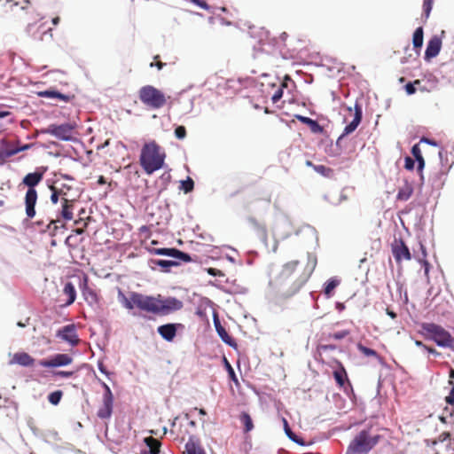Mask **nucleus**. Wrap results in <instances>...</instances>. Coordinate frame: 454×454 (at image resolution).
<instances>
[{"label": "nucleus", "mask_w": 454, "mask_h": 454, "mask_svg": "<svg viewBox=\"0 0 454 454\" xmlns=\"http://www.w3.org/2000/svg\"><path fill=\"white\" fill-rule=\"evenodd\" d=\"M118 300L127 309H133L136 307L143 311L163 316L179 310L184 306L183 302L175 297L162 300L160 295L154 297L137 292H131L127 297L121 289L118 291Z\"/></svg>", "instance_id": "obj_1"}, {"label": "nucleus", "mask_w": 454, "mask_h": 454, "mask_svg": "<svg viewBox=\"0 0 454 454\" xmlns=\"http://www.w3.org/2000/svg\"><path fill=\"white\" fill-rule=\"evenodd\" d=\"M165 158L166 154L161 147L155 141H151L143 145L139 162L144 171L152 175L163 167Z\"/></svg>", "instance_id": "obj_2"}, {"label": "nucleus", "mask_w": 454, "mask_h": 454, "mask_svg": "<svg viewBox=\"0 0 454 454\" xmlns=\"http://www.w3.org/2000/svg\"><path fill=\"white\" fill-rule=\"evenodd\" d=\"M43 178V172L35 171L27 174L20 183V185L27 187V191L24 198V204L25 213L28 219H33L36 215L35 205L38 199V193L35 187L41 183Z\"/></svg>", "instance_id": "obj_3"}, {"label": "nucleus", "mask_w": 454, "mask_h": 454, "mask_svg": "<svg viewBox=\"0 0 454 454\" xmlns=\"http://www.w3.org/2000/svg\"><path fill=\"white\" fill-rule=\"evenodd\" d=\"M379 434L371 435L368 430H362L349 444L347 454H366L378 442Z\"/></svg>", "instance_id": "obj_4"}, {"label": "nucleus", "mask_w": 454, "mask_h": 454, "mask_svg": "<svg viewBox=\"0 0 454 454\" xmlns=\"http://www.w3.org/2000/svg\"><path fill=\"white\" fill-rule=\"evenodd\" d=\"M138 98L145 106L152 109H160L167 103L165 94L153 85L140 88Z\"/></svg>", "instance_id": "obj_5"}, {"label": "nucleus", "mask_w": 454, "mask_h": 454, "mask_svg": "<svg viewBox=\"0 0 454 454\" xmlns=\"http://www.w3.org/2000/svg\"><path fill=\"white\" fill-rule=\"evenodd\" d=\"M422 330L438 346L443 348H454V338L443 327L434 323L422 324Z\"/></svg>", "instance_id": "obj_6"}, {"label": "nucleus", "mask_w": 454, "mask_h": 454, "mask_svg": "<svg viewBox=\"0 0 454 454\" xmlns=\"http://www.w3.org/2000/svg\"><path fill=\"white\" fill-rule=\"evenodd\" d=\"M31 146V144L20 145L19 140L10 141L4 138L0 142V159L7 160L20 152L29 149Z\"/></svg>", "instance_id": "obj_7"}, {"label": "nucleus", "mask_w": 454, "mask_h": 454, "mask_svg": "<svg viewBox=\"0 0 454 454\" xmlns=\"http://www.w3.org/2000/svg\"><path fill=\"white\" fill-rule=\"evenodd\" d=\"M432 450L434 454H454V441L450 433H442L437 440L434 441Z\"/></svg>", "instance_id": "obj_8"}, {"label": "nucleus", "mask_w": 454, "mask_h": 454, "mask_svg": "<svg viewBox=\"0 0 454 454\" xmlns=\"http://www.w3.org/2000/svg\"><path fill=\"white\" fill-rule=\"evenodd\" d=\"M101 385L105 389V393L103 395V405L98 409V416L100 419H108L111 417L113 412L114 395L106 383L102 381Z\"/></svg>", "instance_id": "obj_9"}, {"label": "nucleus", "mask_w": 454, "mask_h": 454, "mask_svg": "<svg viewBox=\"0 0 454 454\" xmlns=\"http://www.w3.org/2000/svg\"><path fill=\"white\" fill-rule=\"evenodd\" d=\"M46 132L59 139L69 141L73 138L74 127L68 123L60 125L51 124L47 128Z\"/></svg>", "instance_id": "obj_10"}, {"label": "nucleus", "mask_w": 454, "mask_h": 454, "mask_svg": "<svg viewBox=\"0 0 454 454\" xmlns=\"http://www.w3.org/2000/svg\"><path fill=\"white\" fill-rule=\"evenodd\" d=\"M79 288L85 301L90 305H94L98 302V297L95 290L89 286V277L82 274L79 277Z\"/></svg>", "instance_id": "obj_11"}, {"label": "nucleus", "mask_w": 454, "mask_h": 454, "mask_svg": "<svg viewBox=\"0 0 454 454\" xmlns=\"http://www.w3.org/2000/svg\"><path fill=\"white\" fill-rule=\"evenodd\" d=\"M391 251L397 263H401L403 260L410 261L411 259L410 249L403 239H395L391 245Z\"/></svg>", "instance_id": "obj_12"}, {"label": "nucleus", "mask_w": 454, "mask_h": 454, "mask_svg": "<svg viewBox=\"0 0 454 454\" xmlns=\"http://www.w3.org/2000/svg\"><path fill=\"white\" fill-rule=\"evenodd\" d=\"M73 358L67 354H57L51 359H42L39 364L43 367H58L70 364Z\"/></svg>", "instance_id": "obj_13"}, {"label": "nucleus", "mask_w": 454, "mask_h": 454, "mask_svg": "<svg viewBox=\"0 0 454 454\" xmlns=\"http://www.w3.org/2000/svg\"><path fill=\"white\" fill-rule=\"evenodd\" d=\"M57 336L67 341L73 346L77 345L80 341L74 325H67L63 326L58 331Z\"/></svg>", "instance_id": "obj_14"}, {"label": "nucleus", "mask_w": 454, "mask_h": 454, "mask_svg": "<svg viewBox=\"0 0 454 454\" xmlns=\"http://www.w3.org/2000/svg\"><path fill=\"white\" fill-rule=\"evenodd\" d=\"M184 328L182 324H166L158 327L159 334L167 341H172L178 329Z\"/></svg>", "instance_id": "obj_15"}, {"label": "nucleus", "mask_w": 454, "mask_h": 454, "mask_svg": "<svg viewBox=\"0 0 454 454\" xmlns=\"http://www.w3.org/2000/svg\"><path fill=\"white\" fill-rule=\"evenodd\" d=\"M362 116H363L362 106L358 103H356V105H355L354 118L344 128V130H343L342 135L340 136V138L342 137H345V136H348V135L351 134L352 132H354L356 129V128L358 127V125L360 124V122L362 121Z\"/></svg>", "instance_id": "obj_16"}, {"label": "nucleus", "mask_w": 454, "mask_h": 454, "mask_svg": "<svg viewBox=\"0 0 454 454\" xmlns=\"http://www.w3.org/2000/svg\"><path fill=\"white\" fill-rule=\"evenodd\" d=\"M442 47V39L437 36L434 35L431 37V39L428 41L427 49L425 51V59L430 60L431 59L436 57Z\"/></svg>", "instance_id": "obj_17"}, {"label": "nucleus", "mask_w": 454, "mask_h": 454, "mask_svg": "<svg viewBox=\"0 0 454 454\" xmlns=\"http://www.w3.org/2000/svg\"><path fill=\"white\" fill-rule=\"evenodd\" d=\"M154 253L159 255L174 257L185 262L192 261V257L188 254L184 253L176 248H157L154 249Z\"/></svg>", "instance_id": "obj_18"}, {"label": "nucleus", "mask_w": 454, "mask_h": 454, "mask_svg": "<svg viewBox=\"0 0 454 454\" xmlns=\"http://www.w3.org/2000/svg\"><path fill=\"white\" fill-rule=\"evenodd\" d=\"M19 364L21 366L28 367L35 364V359L26 352L15 353L10 360V364Z\"/></svg>", "instance_id": "obj_19"}, {"label": "nucleus", "mask_w": 454, "mask_h": 454, "mask_svg": "<svg viewBox=\"0 0 454 454\" xmlns=\"http://www.w3.org/2000/svg\"><path fill=\"white\" fill-rule=\"evenodd\" d=\"M37 95L41 98H57L66 103L70 102L72 99L74 98V95L63 94L55 90H46L39 91Z\"/></svg>", "instance_id": "obj_20"}, {"label": "nucleus", "mask_w": 454, "mask_h": 454, "mask_svg": "<svg viewBox=\"0 0 454 454\" xmlns=\"http://www.w3.org/2000/svg\"><path fill=\"white\" fill-rule=\"evenodd\" d=\"M214 323L215 330L221 340L231 347H236L237 343L235 342L234 339L227 333L226 329L221 325L218 318L215 317Z\"/></svg>", "instance_id": "obj_21"}, {"label": "nucleus", "mask_w": 454, "mask_h": 454, "mask_svg": "<svg viewBox=\"0 0 454 454\" xmlns=\"http://www.w3.org/2000/svg\"><path fill=\"white\" fill-rule=\"evenodd\" d=\"M335 363L338 365V369L333 372V378L338 386L340 387H343L346 381L349 383L348 374L346 369L340 361L336 360Z\"/></svg>", "instance_id": "obj_22"}, {"label": "nucleus", "mask_w": 454, "mask_h": 454, "mask_svg": "<svg viewBox=\"0 0 454 454\" xmlns=\"http://www.w3.org/2000/svg\"><path fill=\"white\" fill-rule=\"evenodd\" d=\"M413 193V185L412 184L405 181L402 186L399 187L398 192L396 195L397 200L406 201L408 200Z\"/></svg>", "instance_id": "obj_23"}, {"label": "nucleus", "mask_w": 454, "mask_h": 454, "mask_svg": "<svg viewBox=\"0 0 454 454\" xmlns=\"http://www.w3.org/2000/svg\"><path fill=\"white\" fill-rule=\"evenodd\" d=\"M76 201V198L68 199V202H61L62 207L60 210V215L66 221L73 219L74 204Z\"/></svg>", "instance_id": "obj_24"}, {"label": "nucleus", "mask_w": 454, "mask_h": 454, "mask_svg": "<svg viewBox=\"0 0 454 454\" xmlns=\"http://www.w3.org/2000/svg\"><path fill=\"white\" fill-rule=\"evenodd\" d=\"M295 118L301 123L308 125L310 130L315 134L322 133L324 130L323 127L317 121L309 117L295 115Z\"/></svg>", "instance_id": "obj_25"}, {"label": "nucleus", "mask_w": 454, "mask_h": 454, "mask_svg": "<svg viewBox=\"0 0 454 454\" xmlns=\"http://www.w3.org/2000/svg\"><path fill=\"white\" fill-rule=\"evenodd\" d=\"M65 224L59 219H50L45 225V229H42V232H48L50 236L54 237L57 235L59 228H64Z\"/></svg>", "instance_id": "obj_26"}, {"label": "nucleus", "mask_w": 454, "mask_h": 454, "mask_svg": "<svg viewBox=\"0 0 454 454\" xmlns=\"http://www.w3.org/2000/svg\"><path fill=\"white\" fill-rule=\"evenodd\" d=\"M63 294L67 296V301L65 302V306H70L73 304L76 298V292L74 286L71 282L66 283L63 288Z\"/></svg>", "instance_id": "obj_27"}, {"label": "nucleus", "mask_w": 454, "mask_h": 454, "mask_svg": "<svg viewBox=\"0 0 454 454\" xmlns=\"http://www.w3.org/2000/svg\"><path fill=\"white\" fill-rule=\"evenodd\" d=\"M282 422H283V426H284V430H285V433L286 434V435L288 436V438L290 440H292L293 442L298 443L299 445L301 446H304L305 445V442L302 438L297 436L290 428L289 427V424H288V421L286 420V419L285 418H282Z\"/></svg>", "instance_id": "obj_28"}, {"label": "nucleus", "mask_w": 454, "mask_h": 454, "mask_svg": "<svg viewBox=\"0 0 454 454\" xmlns=\"http://www.w3.org/2000/svg\"><path fill=\"white\" fill-rule=\"evenodd\" d=\"M144 442L148 446L150 454H160L161 443L158 439L148 436L145 438Z\"/></svg>", "instance_id": "obj_29"}, {"label": "nucleus", "mask_w": 454, "mask_h": 454, "mask_svg": "<svg viewBox=\"0 0 454 454\" xmlns=\"http://www.w3.org/2000/svg\"><path fill=\"white\" fill-rule=\"evenodd\" d=\"M200 451H204L193 437H190L188 442L185 443L184 454H199Z\"/></svg>", "instance_id": "obj_30"}, {"label": "nucleus", "mask_w": 454, "mask_h": 454, "mask_svg": "<svg viewBox=\"0 0 454 454\" xmlns=\"http://www.w3.org/2000/svg\"><path fill=\"white\" fill-rule=\"evenodd\" d=\"M299 265L298 261H291L289 262H286L280 272V278H286L290 277L292 274H294L297 270V266Z\"/></svg>", "instance_id": "obj_31"}, {"label": "nucleus", "mask_w": 454, "mask_h": 454, "mask_svg": "<svg viewBox=\"0 0 454 454\" xmlns=\"http://www.w3.org/2000/svg\"><path fill=\"white\" fill-rule=\"evenodd\" d=\"M411 154L415 158V160L418 162V171L421 173L425 167V160L422 156L420 147L418 144L412 146Z\"/></svg>", "instance_id": "obj_32"}, {"label": "nucleus", "mask_w": 454, "mask_h": 454, "mask_svg": "<svg viewBox=\"0 0 454 454\" xmlns=\"http://www.w3.org/2000/svg\"><path fill=\"white\" fill-rule=\"evenodd\" d=\"M314 266L315 262H312L311 265L304 269L303 271L297 277L296 282L298 284V287H301L308 281L314 270Z\"/></svg>", "instance_id": "obj_33"}, {"label": "nucleus", "mask_w": 454, "mask_h": 454, "mask_svg": "<svg viewBox=\"0 0 454 454\" xmlns=\"http://www.w3.org/2000/svg\"><path fill=\"white\" fill-rule=\"evenodd\" d=\"M50 189L51 192V201L53 204H57L59 202V200H60L61 202H68V199L64 197L65 192H63V191L59 192L57 190V186H55V185H51Z\"/></svg>", "instance_id": "obj_34"}, {"label": "nucleus", "mask_w": 454, "mask_h": 454, "mask_svg": "<svg viewBox=\"0 0 454 454\" xmlns=\"http://www.w3.org/2000/svg\"><path fill=\"white\" fill-rule=\"evenodd\" d=\"M249 222L253 224L254 229L257 231L258 235L260 238H262L263 240H267L268 238V232L267 228L264 223H259L255 218H249Z\"/></svg>", "instance_id": "obj_35"}, {"label": "nucleus", "mask_w": 454, "mask_h": 454, "mask_svg": "<svg viewBox=\"0 0 454 454\" xmlns=\"http://www.w3.org/2000/svg\"><path fill=\"white\" fill-rule=\"evenodd\" d=\"M423 27H419L413 33L412 43L414 49H420L423 45Z\"/></svg>", "instance_id": "obj_36"}, {"label": "nucleus", "mask_w": 454, "mask_h": 454, "mask_svg": "<svg viewBox=\"0 0 454 454\" xmlns=\"http://www.w3.org/2000/svg\"><path fill=\"white\" fill-rule=\"evenodd\" d=\"M151 262L153 265L161 267L163 269V271L168 272L169 271L170 267L177 266L179 265V262L176 261H168V260H152Z\"/></svg>", "instance_id": "obj_37"}, {"label": "nucleus", "mask_w": 454, "mask_h": 454, "mask_svg": "<svg viewBox=\"0 0 454 454\" xmlns=\"http://www.w3.org/2000/svg\"><path fill=\"white\" fill-rule=\"evenodd\" d=\"M239 419H240V421L244 425V431L246 433L250 432L254 428V424H253L252 419L248 413L242 412L240 414Z\"/></svg>", "instance_id": "obj_38"}, {"label": "nucleus", "mask_w": 454, "mask_h": 454, "mask_svg": "<svg viewBox=\"0 0 454 454\" xmlns=\"http://www.w3.org/2000/svg\"><path fill=\"white\" fill-rule=\"evenodd\" d=\"M449 384L451 386V390L445 400L447 403L454 404V369H450V371Z\"/></svg>", "instance_id": "obj_39"}, {"label": "nucleus", "mask_w": 454, "mask_h": 454, "mask_svg": "<svg viewBox=\"0 0 454 454\" xmlns=\"http://www.w3.org/2000/svg\"><path fill=\"white\" fill-rule=\"evenodd\" d=\"M340 285V280L336 278L329 279L325 286V294L330 297L333 294V290Z\"/></svg>", "instance_id": "obj_40"}, {"label": "nucleus", "mask_w": 454, "mask_h": 454, "mask_svg": "<svg viewBox=\"0 0 454 454\" xmlns=\"http://www.w3.org/2000/svg\"><path fill=\"white\" fill-rule=\"evenodd\" d=\"M54 185H55V186H57V190H58L59 192H60V191L65 192V195H64V197H65V198H67V199L75 198L74 196H73V195L71 194V192H73V190H74V188H73V186H72V185H69V184H63V183H61V184H54Z\"/></svg>", "instance_id": "obj_41"}, {"label": "nucleus", "mask_w": 454, "mask_h": 454, "mask_svg": "<svg viewBox=\"0 0 454 454\" xmlns=\"http://www.w3.org/2000/svg\"><path fill=\"white\" fill-rule=\"evenodd\" d=\"M357 349L365 356H373L380 358L379 354L372 348H367L361 343L357 344Z\"/></svg>", "instance_id": "obj_42"}, {"label": "nucleus", "mask_w": 454, "mask_h": 454, "mask_svg": "<svg viewBox=\"0 0 454 454\" xmlns=\"http://www.w3.org/2000/svg\"><path fill=\"white\" fill-rule=\"evenodd\" d=\"M194 188V182L191 177H187L186 180L181 182L180 189L185 193L191 192Z\"/></svg>", "instance_id": "obj_43"}, {"label": "nucleus", "mask_w": 454, "mask_h": 454, "mask_svg": "<svg viewBox=\"0 0 454 454\" xmlns=\"http://www.w3.org/2000/svg\"><path fill=\"white\" fill-rule=\"evenodd\" d=\"M63 395V393L62 391L60 390H57V391H54L52 393H51L49 395H48V400L49 402L53 404V405H57L59 403L60 400H61V397Z\"/></svg>", "instance_id": "obj_44"}, {"label": "nucleus", "mask_w": 454, "mask_h": 454, "mask_svg": "<svg viewBox=\"0 0 454 454\" xmlns=\"http://www.w3.org/2000/svg\"><path fill=\"white\" fill-rule=\"evenodd\" d=\"M286 82H282L278 89L275 90L274 94L271 97V100L273 103H277L283 96V88L286 87Z\"/></svg>", "instance_id": "obj_45"}, {"label": "nucleus", "mask_w": 454, "mask_h": 454, "mask_svg": "<svg viewBox=\"0 0 454 454\" xmlns=\"http://www.w3.org/2000/svg\"><path fill=\"white\" fill-rule=\"evenodd\" d=\"M434 0H424L423 1V12L426 19H428L432 7H433Z\"/></svg>", "instance_id": "obj_46"}, {"label": "nucleus", "mask_w": 454, "mask_h": 454, "mask_svg": "<svg viewBox=\"0 0 454 454\" xmlns=\"http://www.w3.org/2000/svg\"><path fill=\"white\" fill-rule=\"evenodd\" d=\"M224 363H225V366H226L229 377L231 378V380H233L235 383L238 384V379L236 377V374H235V372H234L232 366L231 365V364L228 362V360L226 358H224Z\"/></svg>", "instance_id": "obj_47"}, {"label": "nucleus", "mask_w": 454, "mask_h": 454, "mask_svg": "<svg viewBox=\"0 0 454 454\" xmlns=\"http://www.w3.org/2000/svg\"><path fill=\"white\" fill-rule=\"evenodd\" d=\"M175 136L178 139H184L186 137V129L184 126H177L175 129Z\"/></svg>", "instance_id": "obj_48"}, {"label": "nucleus", "mask_w": 454, "mask_h": 454, "mask_svg": "<svg viewBox=\"0 0 454 454\" xmlns=\"http://www.w3.org/2000/svg\"><path fill=\"white\" fill-rule=\"evenodd\" d=\"M349 334V332L347 330L340 331L337 333H334L333 334H330V338H333L334 340H341L347 337Z\"/></svg>", "instance_id": "obj_49"}, {"label": "nucleus", "mask_w": 454, "mask_h": 454, "mask_svg": "<svg viewBox=\"0 0 454 454\" xmlns=\"http://www.w3.org/2000/svg\"><path fill=\"white\" fill-rule=\"evenodd\" d=\"M414 165H415V160L407 156L404 158V168L407 169V170H412L414 168Z\"/></svg>", "instance_id": "obj_50"}, {"label": "nucleus", "mask_w": 454, "mask_h": 454, "mask_svg": "<svg viewBox=\"0 0 454 454\" xmlns=\"http://www.w3.org/2000/svg\"><path fill=\"white\" fill-rule=\"evenodd\" d=\"M206 270L211 276H214V277H224V273L222 270H218V269L207 268Z\"/></svg>", "instance_id": "obj_51"}, {"label": "nucleus", "mask_w": 454, "mask_h": 454, "mask_svg": "<svg viewBox=\"0 0 454 454\" xmlns=\"http://www.w3.org/2000/svg\"><path fill=\"white\" fill-rule=\"evenodd\" d=\"M189 1L192 2V4H194L195 5L200 7L203 10L207 11L209 9V5L207 4V3L205 0H189Z\"/></svg>", "instance_id": "obj_52"}, {"label": "nucleus", "mask_w": 454, "mask_h": 454, "mask_svg": "<svg viewBox=\"0 0 454 454\" xmlns=\"http://www.w3.org/2000/svg\"><path fill=\"white\" fill-rule=\"evenodd\" d=\"M40 27H41V25L37 26L36 24H28L26 28V31L28 35H30L32 36H35V33L34 29L36 28V30H38Z\"/></svg>", "instance_id": "obj_53"}, {"label": "nucleus", "mask_w": 454, "mask_h": 454, "mask_svg": "<svg viewBox=\"0 0 454 454\" xmlns=\"http://www.w3.org/2000/svg\"><path fill=\"white\" fill-rule=\"evenodd\" d=\"M53 374L55 376L62 377V378H70L73 376V372H67V371H57L54 372Z\"/></svg>", "instance_id": "obj_54"}, {"label": "nucleus", "mask_w": 454, "mask_h": 454, "mask_svg": "<svg viewBox=\"0 0 454 454\" xmlns=\"http://www.w3.org/2000/svg\"><path fill=\"white\" fill-rule=\"evenodd\" d=\"M160 56L159 55H156L154 56V60H156L155 62H152L150 64V67H156L159 70L162 69V67L165 66V63L161 62V61H159Z\"/></svg>", "instance_id": "obj_55"}, {"label": "nucleus", "mask_w": 454, "mask_h": 454, "mask_svg": "<svg viewBox=\"0 0 454 454\" xmlns=\"http://www.w3.org/2000/svg\"><path fill=\"white\" fill-rule=\"evenodd\" d=\"M405 90L408 95H412L416 92V88L414 87V83L409 82L405 85Z\"/></svg>", "instance_id": "obj_56"}, {"label": "nucleus", "mask_w": 454, "mask_h": 454, "mask_svg": "<svg viewBox=\"0 0 454 454\" xmlns=\"http://www.w3.org/2000/svg\"><path fill=\"white\" fill-rule=\"evenodd\" d=\"M335 346L334 345H320L318 347V350L319 351H326V350H333L335 349Z\"/></svg>", "instance_id": "obj_57"}, {"label": "nucleus", "mask_w": 454, "mask_h": 454, "mask_svg": "<svg viewBox=\"0 0 454 454\" xmlns=\"http://www.w3.org/2000/svg\"><path fill=\"white\" fill-rule=\"evenodd\" d=\"M386 313L392 318L395 319L397 317V315L395 311L391 310L389 308L386 309Z\"/></svg>", "instance_id": "obj_58"}, {"label": "nucleus", "mask_w": 454, "mask_h": 454, "mask_svg": "<svg viewBox=\"0 0 454 454\" xmlns=\"http://www.w3.org/2000/svg\"><path fill=\"white\" fill-rule=\"evenodd\" d=\"M35 225H36L40 231H42V229H45V223L43 220L35 222Z\"/></svg>", "instance_id": "obj_59"}, {"label": "nucleus", "mask_w": 454, "mask_h": 454, "mask_svg": "<svg viewBox=\"0 0 454 454\" xmlns=\"http://www.w3.org/2000/svg\"><path fill=\"white\" fill-rule=\"evenodd\" d=\"M98 369H99V371L102 373H104L106 375H108V372L106 371V369L105 365L103 364V363H98Z\"/></svg>", "instance_id": "obj_60"}, {"label": "nucleus", "mask_w": 454, "mask_h": 454, "mask_svg": "<svg viewBox=\"0 0 454 454\" xmlns=\"http://www.w3.org/2000/svg\"><path fill=\"white\" fill-rule=\"evenodd\" d=\"M420 142H425V143L429 144L431 145H436V142L435 141L430 140L429 138H427V137H422Z\"/></svg>", "instance_id": "obj_61"}, {"label": "nucleus", "mask_w": 454, "mask_h": 454, "mask_svg": "<svg viewBox=\"0 0 454 454\" xmlns=\"http://www.w3.org/2000/svg\"><path fill=\"white\" fill-rule=\"evenodd\" d=\"M106 183V178H105L103 176H100L98 177V184L99 185H103V184H105Z\"/></svg>", "instance_id": "obj_62"}, {"label": "nucleus", "mask_w": 454, "mask_h": 454, "mask_svg": "<svg viewBox=\"0 0 454 454\" xmlns=\"http://www.w3.org/2000/svg\"><path fill=\"white\" fill-rule=\"evenodd\" d=\"M425 349H427L431 354L439 355V353L433 348H429L427 346V348Z\"/></svg>", "instance_id": "obj_63"}, {"label": "nucleus", "mask_w": 454, "mask_h": 454, "mask_svg": "<svg viewBox=\"0 0 454 454\" xmlns=\"http://www.w3.org/2000/svg\"><path fill=\"white\" fill-rule=\"evenodd\" d=\"M415 344H416L417 346H419V347H422V348H427V346H426L425 344H423V342H422V341H420V340H416V341H415Z\"/></svg>", "instance_id": "obj_64"}]
</instances>
